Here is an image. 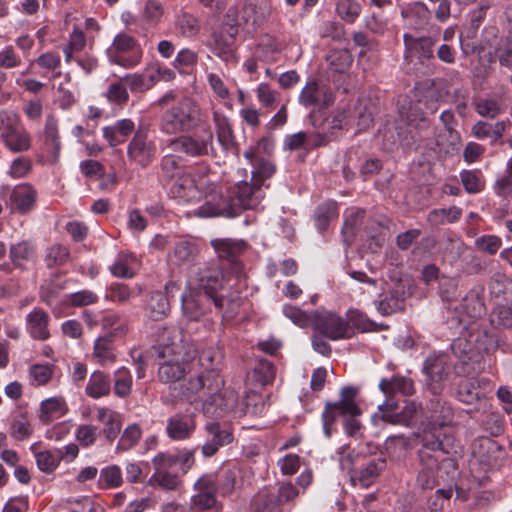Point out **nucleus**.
<instances>
[{"instance_id":"obj_1","label":"nucleus","mask_w":512,"mask_h":512,"mask_svg":"<svg viewBox=\"0 0 512 512\" xmlns=\"http://www.w3.org/2000/svg\"><path fill=\"white\" fill-rule=\"evenodd\" d=\"M245 159L252 165V183L239 182L226 190L211 193L203 205L198 208L200 217L233 218L244 210L256 209L264 198L262 186L276 172L275 165L268 159L256 154L255 149L244 152Z\"/></svg>"},{"instance_id":"obj_2","label":"nucleus","mask_w":512,"mask_h":512,"mask_svg":"<svg viewBox=\"0 0 512 512\" xmlns=\"http://www.w3.org/2000/svg\"><path fill=\"white\" fill-rule=\"evenodd\" d=\"M423 447L417 451L420 469L416 476L415 485L425 491L432 490L441 483L453 486L458 474V464L454 458L447 455L454 448L455 438L448 427L443 435L426 434Z\"/></svg>"},{"instance_id":"obj_3","label":"nucleus","mask_w":512,"mask_h":512,"mask_svg":"<svg viewBox=\"0 0 512 512\" xmlns=\"http://www.w3.org/2000/svg\"><path fill=\"white\" fill-rule=\"evenodd\" d=\"M218 262L204 263L197 268L190 285L200 293L205 294L212 302L215 311L221 316L223 323L233 321L244 303L241 288L242 280L231 284V278L223 272Z\"/></svg>"},{"instance_id":"obj_4","label":"nucleus","mask_w":512,"mask_h":512,"mask_svg":"<svg viewBox=\"0 0 512 512\" xmlns=\"http://www.w3.org/2000/svg\"><path fill=\"white\" fill-rule=\"evenodd\" d=\"M358 391L356 387H343L339 401L325 403L321 418L323 432L327 438H330L335 431L338 416L347 417L344 422V432L348 436L357 438L360 435L362 425L356 417L362 414V410L355 402Z\"/></svg>"},{"instance_id":"obj_5","label":"nucleus","mask_w":512,"mask_h":512,"mask_svg":"<svg viewBox=\"0 0 512 512\" xmlns=\"http://www.w3.org/2000/svg\"><path fill=\"white\" fill-rule=\"evenodd\" d=\"M435 420L430 422L421 432L413 433L409 437L403 435L390 436L385 441V450L388 456L395 460H404L409 451L416 447H423L422 439L426 434L435 436L443 435L453 419V411L450 406L441 405L440 414L433 416Z\"/></svg>"},{"instance_id":"obj_6","label":"nucleus","mask_w":512,"mask_h":512,"mask_svg":"<svg viewBox=\"0 0 512 512\" xmlns=\"http://www.w3.org/2000/svg\"><path fill=\"white\" fill-rule=\"evenodd\" d=\"M167 335L170 341V331L163 329V338ZM179 345L173 341L163 342L152 346L151 356L158 362V378L162 383L180 381L189 372L190 365L182 356Z\"/></svg>"},{"instance_id":"obj_7","label":"nucleus","mask_w":512,"mask_h":512,"mask_svg":"<svg viewBox=\"0 0 512 512\" xmlns=\"http://www.w3.org/2000/svg\"><path fill=\"white\" fill-rule=\"evenodd\" d=\"M371 98H349L342 100L332 119L334 129H343L356 125L359 131H364L373 122V112L370 107Z\"/></svg>"},{"instance_id":"obj_8","label":"nucleus","mask_w":512,"mask_h":512,"mask_svg":"<svg viewBox=\"0 0 512 512\" xmlns=\"http://www.w3.org/2000/svg\"><path fill=\"white\" fill-rule=\"evenodd\" d=\"M207 115L201 111L192 98H184L178 106L166 111L162 117V131L174 134L191 130L206 122Z\"/></svg>"},{"instance_id":"obj_9","label":"nucleus","mask_w":512,"mask_h":512,"mask_svg":"<svg viewBox=\"0 0 512 512\" xmlns=\"http://www.w3.org/2000/svg\"><path fill=\"white\" fill-rule=\"evenodd\" d=\"M397 104L399 106V116L408 126L405 130L399 128L398 138L401 146L409 148L418 140L416 133L411 128L424 127L427 123L425 112L421 108L422 99L403 98V101Z\"/></svg>"},{"instance_id":"obj_10","label":"nucleus","mask_w":512,"mask_h":512,"mask_svg":"<svg viewBox=\"0 0 512 512\" xmlns=\"http://www.w3.org/2000/svg\"><path fill=\"white\" fill-rule=\"evenodd\" d=\"M299 491L292 483H282L276 491H259L252 500L253 512H290L285 505L293 501Z\"/></svg>"},{"instance_id":"obj_11","label":"nucleus","mask_w":512,"mask_h":512,"mask_svg":"<svg viewBox=\"0 0 512 512\" xmlns=\"http://www.w3.org/2000/svg\"><path fill=\"white\" fill-rule=\"evenodd\" d=\"M202 411L208 416H224L229 412L237 411L239 405L238 394L229 388H224V380L216 390H209L202 401Z\"/></svg>"},{"instance_id":"obj_12","label":"nucleus","mask_w":512,"mask_h":512,"mask_svg":"<svg viewBox=\"0 0 512 512\" xmlns=\"http://www.w3.org/2000/svg\"><path fill=\"white\" fill-rule=\"evenodd\" d=\"M107 54L111 62L125 68H132L140 63L143 52L133 37L125 33H119L115 36Z\"/></svg>"},{"instance_id":"obj_13","label":"nucleus","mask_w":512,"mask_h":512,"mask_svg":"<svg viewBox=\"0 0 512 512\" xmlns=\"http://www.w3.org/2000/svg\"><path fill=\"white\" fill-rule=\"evenodd\" d=\"M221 384V376L215 371H207L191 377L183 384L180 397L191 404L202 403L209 390H216Z\"/></svg>"},{"instance_id":"obj_14","label":"nucleus","mask_w":512,"mask_h":512,"mask_svg":"<svg viewBox=\"0 0 512 512\" xmlns=\"http://www.w3.org/2000/svg\"><path fill=\"white\" fill-rule=\"evenodd\" d=\"M203 429L205 442L200 446V450L205 458L213 457L220 448L231 444L234 440L233 428L227 422L208 421Z\"/></svg>"},{"instance_id":"obj_15","label":"nucleus","mask_w":512,"mask_h":512,"mask_svg":"<svg viewBox=\"0 0 512 512\" xmlns=\"http://www.w3.org/2000/svg\"><path fill=\"white\" fill-rule=\"evenodd\" d=\"M313 329L314 332L332 341L353 337V331L346 324V319L333 312L316 313Z\"/></svg>"},{"instance_id":"obj_16","label":"nucleus","mask_w":512,"mask_h":512,"mask_svg":"<svg viewBox=\"0 0 512 512\" xmlns=\"http://www.w3.org/2000/svg\"><path fill=\"white\" fill-rule=\"evenodd\" d=\"M70 281L68 278H61L55 274L39 287L40 301L50 308L56 318L69 315L64 312V296L61 298V293L67 288Z\"/></svg>"},{"instance_id":"obj_17","label":"nucleus","mask_w":512,"mask_h":512,"mask_svg":"<svg viewBox=\"0 0 512 512\" xmlns=\"http://www.w3.org/2000/svg\"><path fill=\"white\" fill-rule=\"evenodd\" d=\"M213 133L205 128L200 135H182L170 141L169 147L177 153L190 157H202L212 150Z\"/></svg>"},{"instance_id":"obj_18","label":"nucleus","mask_w":512,"mask_h":512,"mask_svg":"<svg viewBox=\"0 0 512 512\" xmlns=\"http://www.w3.org/2000/svg\"><path fill=\"white\" fill-rule=\"evenodd\" d=\"M380 391L386 396L383 404L379 405V413L387 410H398V402L395 400L396 394L411 396L415 392L414 382L411 378L401 375H394L391 378H382L379 382Z\"/></svg>"},{"instance_id":"obj_19","label":"nucleus","mask_w":512,"mask_h":512,"mask_svg":"<svg viewBox=\"0 0 512 512\" xmlns=\"http://www.w3.org/2000/svg\"><path fill=\"white\" fill-rule=\"evenodd\" d=\"M156 152L155 141L149 138L145 129H138L127 146L129 161L141 168L148 167L154 161Z\"/></svg>"},{"instance_id":"obj_20","label":"nucleus","mask_w":512,"mask_h":512,"mask_svg":"<svg viewBox=\"0 0 512 512\" xmlns=\"http://www.w3.org/2000/svg\"><path fill=\"white\" fill-rule=\"evenodd\" d=\"M212 308L213 302L191 286L181 295V315L187 321H200L212 312Z\"/></svg>"},{"instance_id":"obj_21","label":"nucleus","mask_w":512,"mask_h":512,"mask_svg":"<svg viewBox=\"0 0 512 512\" xmlns=\"http://www.w3.org/2000/svg\"><path fill=\"white\" fill-rule=\"evenodd\" d=\"M220 260H226L231 268V273L237 281L242 280V264L238 257L245 251L247 244L243 240L231 238L213 239L210 242Z\"/></svg>"},{"instance_id":"obj_22","label":"nucleus","mask_w":512,"mask_h":512,"mask_svg":"<svg viewBox=\"0 0 512 512\" xmlns=\"http://www.w3.org/2000/svg\"><path fill=\"white\" fill-rule=\"evenodd\" d=\"M173 459L165 456L164 453L156 454L152 459L154 473L149 482L158 485L164 490L174 491L181 485L180 475L174 471Z\"/></svg>"},{"instance_id":"obj_23","label":"nucleus","mask_w":512,"mask_h":512,"mask_svg":"<svg viewBox=\"0 0 512 512\" xmlns=\"http://www.w3.org/2000/svg\"><path fill=\"white\" fill-rule=\"evenodd\" d=\"M197 415L194 412L175 413L166 420L165 433L172 441H187L197 429Z\"/></svg>"},{"instance_id":"obj_24","label":"nucleus","mask_w":512,"mask_h":512,"mask_svg":"<svg viewBox=\"0 0 512 512\" xmlns=\"http://www.w3.org/2000/svg\"><path fill=\"white\" fill-rule=\"evenodd\" d=\"M450 371L448 356L445 354H431L424 362L423 372L429 380V389L434 395L442 391V382L447 378Z\"/></svg>"},{"instance_id":"obj_25","label":"nucleus","mask_w":512,"mask_h":512,"mask_svg":"<svg viewBox=\"0 0 512 512\" xmlns=\"http://www.w3.org/2000/svg\"><path fill=\"white\" fill-rule=\"evenodd\" d=\"M10 264L14 269L27 270L37 259V245L33 240L24 239L9 247Z\"/></svg>"},{"instance_id":"obj_26","label":"nucleus","mask_w":512,"mask_h":512,"mask_svg":"<svg viewBox=\"0 0 512 512\" xmlns=\"http://www.w3.org/2000/svg\"><path fill=\"white\" fill-rule=\"evenodd\" d=\"M49 323V314L41 307H34L26 316V331L32 339L46 341L51 337Z\"/></svg>"},{"instance_id":"obj_27","label":"nucleus","mask_w":512,"mask_h":512,"mask_svg":"<svg viewBox=\"0 0 512 512\" xmlns=\"http://www.w3.org/2000/svg\"><path fill=\"white\" fill-rule=\"evenodd\" d=\"M403 42L406 51L416 55L421 62L434 59L435 45L437 43V39L434 36L416 37L405 33L403 35Z\"/></svg>"},{"instance_id":"obj_28","label":"nucleus","mask_w":512,"mask_h":512,"mask_svg":"<svg viewBox=\"0 0 512 512\" xmlns=\"http://www.w3.org/2000/svg\"><path fill=\"white\" fill-rule=\"evenodd\" d=\"M236 33L223 31V29L214 31L211 36L210 49L219 58L224 61L234 60V40Z\"/></svg>"},{"instance_id":"obj_29","label":"nucleus","mask_w":512,"mask_h":512,"mask_svg":"<svg viewBox=\"0 0 512 512\" xmlns=\"http://www.w3.org/2000/svg\"><path fill=\"white\" fill-rule=\"evenodd\" d=\"M67 412L68 406L63 397H50L41 401L37 415L42 424L48 425Z\"/></svg>"},{"instance_id":"obj_30","label":"nucleus","mask_w":512,"mask_h":512,"mask_svg":"<svg viewBox=\"0 0 512 512\" xmlns=\"http://www.w3.org/2000/svg\"><path fill=\"white\" fill-rule=\"evenodd\" d=\"M43 136L44 149L48 154V160L51 163H56L60 156L61 141L57 120L52 115H49L46 119Z\"/></svg>"},{"instance_id":"obj_31","label":"nucleus","mask_w":512,"mask_h":512,"mask_svg":"<svg viewBox=\"0 0 512 512\" xmlns=\"http://www.w3.org/2000/svg\"><path fill=\"white\" fill-rule=\"evenodd\" d=\"M213 120L219 144L225 151L237 153L238 147L235 142V136L229 119L219 111L215 110L213 112Z\"/></svg>"},{"instance_id":"obj_32","label":"nucleus","mask_w":512,"mask_h":512,"mask_svg":"<svg viewBox=\"0 0 512 512\" xmlns=\"http://www.w3.org/2000/svg\"><path fill=\"white\" fill-rule=\"evenodd\" d=\"M36 197L37 192L31 185H17L10 194L11 206L20 213H27L35 206Z\"/></svg>"},{"instance_id":"obj_33","label":"nucleus","mask_w":512,"mask_h":512,"mask_svg":"<svg viewBox=\"0 0 512 512\" xmlns=\"http://www.w3.org/2000/svg\"><path fill=\"white\" fill-rule=\"evenodd\" d=\"M276 376L274 363L265 358H257L253 368L247 374V380L252 384L263 387L271 384Z\"/></svg>"},{"instance_id":"obj_34","label":"nucleus","mask_w":512,"mask_h":512,"mask_svg":"<svg viewBox=\"0 0 512 512\" xmlns=\"http://www.w3.org/2000/svg\"><path fill=\"white\" fill-rule=\"evenodd\" d=\"M169 194L179 203H193L200 197L198 188L187 175L173 181Z\"/></svg>"},{"instance_id":"obj_35","label":"nucleus","mask_w":512,"mask_h":512,"mask_svg":"<svg viewBox=\"0 0 512 512\" xmlns=\"http://www.w3.org/2000/svg\"><path fill=\"white\" fill-rule=\"evenodd\" d=\"M401 16L415 28H423L429 23L431 12L424 2L415 1L401 7Z\"/></svg>"},{"instance_id":"obj_36","label":"nucleus","mask_w":512,"mask_h":512,"mask_svg":"<svg viewBox=\"0 0 512 512\" xmlns=\"http://www.w3.org/2000/svg\"><path fill=\"white\" fill-rule=\"evenodd\" d=\"M111 384L112 380L109 374L103 371H94L89 377L85 392L89 397L99 399L111 393Z\"/></svg>"},{"instance_id":"obj_37","label":"nucleus","mask_w":512,"mask_h":512,"mask_svg":"<svg viewBox=\"0 0 512 512\" xmlns=\"http://www.w3.org/2000/svg\"><path fill=\"white\" fill-rule=\"evenodd\" d=\"M386 467V461L382 458H373L358 471L352 475V481L358 482L363 488L369 487L379 476L380 472Z\"/></svg>"},{"instance_id":"obj_38","label":"nucleus","mask_w":512,"mask_h":512,"mask_svg":"<svg viewBox=\"0 0 512 512\" xmlns=\"http://www.w3.org/2000/svg\"><path fill=\"white\" fill-rule=\"evenodd\" d=\"M96 418L103 424V435L109 442H113L121 431V421L119 415L107 408L101 407L97 409Z\"/></svg>"},{"instance_id":"obj_39","label":"nucleus","mask_w":512,"mask_h":512,"mask_svg":"<svg viewBox=\"0 0 512 512\" xmlns=\"http://www.w3.org/2000/svg\"><path fill=\"white\" fill-rule=\"evenodd\" d=\"M99 300V295L90 289H82L73 293L65 294L64 312L68 313V310L73 308H84L96 305Z\"/></svg>"},{"instance_id":"obj_40","label":"nucleus","mask_w":512,"mask_h":512,"mask_svg":"<svg viewBox=\"0 0 512 512\" xmlns=\"http://www.w3.org/2000/svg\"><path fill=\"white\" fill-rule=\"evenodd\" d=\"M160 177L165 182H171L186 175L182 158L175 154H167L160 161Z\"/></svg>"},{"instance_id":"obj_41","label":"nucleus","mask_w":512,"mask_h":512,"mask_svg":"<svg viewBox=\"0 0 512 512\" xmlns=\"http://www.w3.org/2000/svg\"><path fill=\"white\" fill-rule=\"evenodd\" d=\"M170 312V300L161 291L150 294L146 305L147 316L153 321H160L167 317Z\"/></svg>"},{"instance_id":"obj_42","label":"nucleus","mask_w":512,"mask_h":512,"mask_svg":"<svg viewBox=\"0 0 512 512\" xmlns=\"http://www.w3.org/2000/svg\"><path fill=\"white\" fill-rule=\"evenodd\" d=\"M137 258L133 253L121 252L110 266V272L118 278L130 279L135 276L134 265Z\"/></svg>"},{"instance_id":"obj_43","label":"nucleus","mask_w":512,"mask_h":512,"mask_svg":"<svg viewBox=\"0 0 512 512\" xmlns=\"http://www.w3.org/2000/svg\"><path fill=\"white\" fill-rule=\"evenodd\" d=\"M111 380L113 382L112 391L116 397L123 399L131 394L133 378L131 371L127 367L121 366L117 368L113 372V379Z\"/></svg>"},{"instance_id":"obj_44","label":"nucleus","mask_w":512,"mask_h":512,"mask_svg":"<svg viewBox=\"0 0 512 512\" xmlns=\"http://www.w3.org/2000/svg\"><path fill=\"white\" fill-rule=\"evenodd\" d=\"M92 356L96 363L101 366L113 364L116 361L114 343L103 336L98 337L94 341Z\"/></svg>"},{"instance_id":"obj_45","label":"nucleus","mask_w":512,"mask_h":512,"mask_svg":"<svg viewBox=\"0 0 512 512\" xmlns=\"http://www.w3.org/2000/svg\"><path fill=\"white\" fill-rule=\"evenodd\" d=\"M339 215L338 206L335 201H325L319 204L314 212L315 226L320 232L328 229L330 221Z\"/></svg>"},{"instance_id":"obj_46","label":"nucleus","mask_w":512,"mask_h":512,"mask_svg":"<svg viewBox=\"0 0 512 512\" xmlns=\"http://www.w3.org/2000/svg\"><path fill=\"white\" fill-rule=\"evenodd\" d=\"M2 142L13 153L25 152L31 147L30 134L21 124Z\"/></svg>"},{"instance_id":"obj_47","label":"nucleus","mask_w":512,"mask_h":512,"mask_svg":"<svg viewBox=\"0 0 512 512\" xmlns=\"http://www.w3.org/2000/svg\"><path fill=\"white\" fill-rule=\"evenodd\" d=\"M142 293L141 286L135 285L129 287L124 283H113L108 288L106 299L117 303H126L130 299L139 296Z\"/></svg>"},{"instance_id":"obj_48","label":"nucleus","mask_w":512,"mask_h":512,"mask_svg":"<svg viewBox=\"0 0 512 512\" xmlns=\"http://www.w3.org/2000/svg\"><path fill=\"white\" fill-rule=\"evenodd\" d=\"M124 482L121 467L111 464L100 470L98 478V486L102 489H115L122 486Z\"/></svg>"},{"instance_id":"obj_49","label":"nucleus","mask_w":512,"mask_h":512,"mask_svg":"<svg viewBox=\"0 0 512 512\" xmlns=\"http://www.w3.org/2000/svg\"><path fill=\"white\" fill-rule=\"evenodd\" d=\"M142 437V429L136 424L128 425L122 432L115 447L116 454H122L134 448Z\"/></svg>"},{"instance_id":"obj_50","label":"nucleus","mask_w":512,"mask_h":512,"mask_svg":"<svg viewBox=\"0 0 512 512\" xmlns=\"http://www.w3.org/2000/svg\"><path fill=\"white\" fill-rule=\"evenodd\" d=\"M418 406L415 402H408L402 411L398 410H387L380 415L384 422L390 424H402L408 425L414 418L417 412Z\"/></svg>"},{"instance_id":"obj_51","label":"nucleus","mask_w":512,"mask_h":512,"mask_svg":"<svg viewBox=\"0 0 512 512\" xmlns=\"http://www.w3.org/2000/svg\"><path fill=\"white\" fill-rule=\"evenodd\" d=\"M345 319L346 324L353 331V337L356 333H365L373 330L374 322L357 309H349Z\"/></svg>"},{"instance_id":"obj_52","label":"nucleus","mask_w":512,"mask_h":512,"mask_svg":"<svg viewBox=\"0 0 512 512\" xmlns=\"http://www.w3.org/2000/svg\"><path fill=\"white\" fill-rule=\"evenodd\" d=\"M200 449V445H197L196 447L192 449H186L179 451L178 453H169V452H163L165 456H168L173 459L172 466L175 468L177 465H179L180 471L182 475H185L189 472V470L195 465L196 459H195V453L196 451Z\"/></svg>"},{"instance_id":"obj_53","label":"nucleus","mask_w":512,"mask_h":512,"mask_svg":"<svg viewBox=\"0 0 512 512\" xmlns=\"http://www.w3.org/2000/svg\"><path fill=\"white\" fill-rule=\"evenodd\" d=\"M460 179L468 194H478L485 188V181L480 170H462Z\"/></svg>"},{"instance_id":"obj_54","label":"nucleus","mask_w":512,"mask_h":512,"mask_svg":"<svg viewBox=\"0 0 512 512\" xmlns=\"http://www.w3.org/2000/svg\"><path fill=\"white\" fill-rule=\"evenodd\" d=\"M265 403L262 396L251 390L245 394L244 399L239 402L237 411L245 414L257 415L263 412Z\"/></svg>"},{"instance_id":"obj_55","label":"nucleus","mask_w":512,"mask_h":512,"mask_svg":"<svg viewBox=\"0 0 512 512\" xmlns=\"http://www.w3.org/2000/svg\"><path fill=\"white\" fill-rule=\"evenodd\" d=\"M69 256L70 251L68 247L62 244H53L46 250L44 261L48 268H53L65 264Z\"/></svg>"},{"instance_id":"obj_56","label":"nucleus","mask_w":512,"mask_h":512,"mask_svg":"<svg viewBox=\"0 0 512 512\" xmlns=\"http://www.w3.org/2000/svg\"><path fill=\"white\" fill-rule=\"evenodd\" d=\"M490 323L495 329L512 327V308L507 305L497 304L490 314Z\"/></svg>"},{"instance_id":"obj_57","label":"nucleus","mask_w":512,"mask_h":512,"mask_svg":"<svg viewBox=\"0 0 512 512\" xmlns=\"http://www.w3.org/2000/svg\"><path fill=\"white\" fill-rule=\"evenodd\" d=\"M462 209L456 206L450 208L434 209L428 215V220L434 224H443L445 222L455 223L460 220Z\"/></svg>"},{"instance_id":"obj_58","label":"nucleus","mask_w":512,"mask_h":512,"mask_svg":"<svg viewBox=\"0 0 512 512\" xmlns=\"http://www.w3.org/2000/svg\"><path fill=\"white\" fill-rule=\"evenodd\" d=\"M54 372V366L51 364H33L29 368L31 384L34 386H44L51 380Z\"/></svg>"},{"instance_id":"obj_59","label":"nucleus","mask_w":512,"mask_h":512,"mask_svg":"<svg viewBox=\"0 0 512 512\" xmlns=\"http://www.w3.org/2000/svg\"><path fill=\"white\" fill-rule=\"evenodd\" d=\"M336 12L344 21L353 23L361 13V5L355 0H339Z\"/></svg>"},{"instance_id":"obj_60","label":"nucleus","mask_w":512,"mask_h":512,"mask_svg":"<svg viewBox=\"0 0 512 512\" xmlns=\"http://www.w3.org/2000/svg\"><path fill=\"white\" fill-rule=\"evenodd\" d=\"M365 216V210L358 209L351 211L345 215L344 224L342 227V234L345 237V241L355 236L358 226L362 223Z\"/></svg>"},{"instance_id":"obj_61","label":"nucleus","mask_w":512,"mask_h":512,"mask_svg":"<svg viewBox=\"0 0 512 512\" xmlns=\"http://www.w3.org/2000/svg\"><path fill=\"white\" fill-rule=\"evenodd\" d=\"M483 379H468L464 382H462L459 385V395L461 397V401L466 403H471L472 401L480 398V383L484 382Z\"/></svg>"},{"instance_id":"obj_62","label":"nucleus","mask_w":512,"mask_h":512,"mask_svg":"<svg viewBox=\"0 0 512 512\" xmlns=\"http://www.w3.org/2000/svg\"><path fill=\"white\" fill-rule=\"evenodd\" d=\"M474 244L477 250L494 255L502 246V239L497 235L485 234L477 237Z\"/></svg>"},{"instance_id":"obj_63","label":"nucleus","mask_w":512,"mask_h":512,"mask_svg":"<svg viewBox=\"0 0 512 512\" xmlns=\"http://www.w3.org/2000/svg\"><path fill=\"white\" fill-rule=\"evenodd\" d=\"M35 459L39 470L45 473L53 472L60 464L56 450L35 453Z\"/></svg>"},{"instance_id":"obj_64","label":"nucleus","mask_w":512,"mask_h":512,"mask_svg":"<svg viewBox=\"0 0 512 512\" xmlns=\"http://www.w3.org/2000/svg\"><path fill=\"white\" fill-rule=\"evenodd\" d=\"M179 32L184 37H194L200 31V24L196 17L183 13L177 20Z\"/></svg>"}]
</instances>
